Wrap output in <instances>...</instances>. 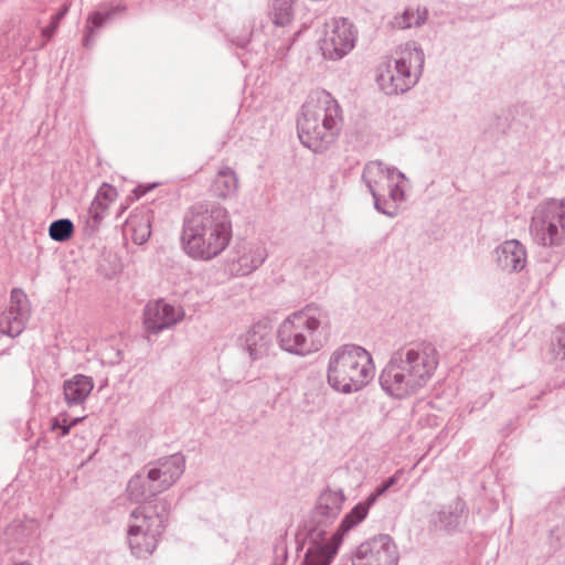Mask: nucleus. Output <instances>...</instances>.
Here are the masks:
<instances>
[{
    "label": "nucleus",
    "mask_w": 565,
    "mask_h": 565,
    "mask_svg": "<svg viewBox=\"0 0 565 565\" xmlns=\"http://www.w3.org/2000/svg\"><path fill=\"white\" fill-rule=\"evenodd\" d=\"M428 12L426 9L416 10L407 8L402 14L395 15L390 22L393 29L404 30L413 26H419L427 20Z\"/></svg>",
    "instance_id": "obj_24"
},
{
    "label": "nucleus",
    "mask_w": 565,
    "mask_h": 565,
    "mask_svg": "<svg viewBox=\"0 0 565 565\" xmlns=\"http://www.w3.org/2000/svg\"><path fill=\"white\" fill-rule=\"evenodd\" d=\"M273 10V21L276 25L285 26L291 21V0H274Z\"/></svg>",
    "instance_id": "obj_28"
},
{
    "label": "nucleus",
    "mask_w": 565,
    "mask_h": 565,
    "mask_svg": "<svg viewBox=\"0 0 565 565\" xmlns=\"http://www.w3.org/2000/svg\"><path fill=\"white\" fill-rule=\"evenodd\" d=\"M108 209V204L99 199H94L90 203V206L87 211V226L93 231H97L99 228L100 223L103 222L106 211Z\"/></svg>",
    "instance_id": "obj_27"
},
{
    "label": "nucleus",
    "mask_w": 565,
    "mask_h": 565,
    "mask_svg": "<svg viewBox=\"0 0 565 565\" xmlns=\"http://www.w3.org/2000/svg\"><path fill=\"white\" fill-rule=\"evenodd\" d=\"M82 419H83V417H76V418H73L71 420V423H68V425H63V430H62V433H60V436L61 437L66 436L70 433L71 428L73 426L77 425Z\"/></svg>",
    "instance_id": "obj_37"
},
{
    "label": "nucleus",
    "mask_w": 565,
    "mask_h": 565,
    "mask_svg": "<svg viewBox=\"0 0 565 565\" xmlns=\"http://www.w3.org/2000/svg\"><path fill=\"white\" fill-rule=\"evenodd\" d=\"M282 552H284V555H282V557H284L282 563H280V564H275V565H285V562L287 561V557H288L287 547H284V551H282Z\"/></svg>",
    "instance_id": "obj_41"
},
{
    "label": "nucleus",
    "mask_w": 565,
    "mask_h": 565,
    "mask_svg": "<svg viewBox=\"0 0 565 565\" xmlns=\"http://www.w3.org/2000/svg\"><path fill=\"white\" fill-rule=\"evenodd\" d=\"M94 388L90 376L75 374L63 383V394L66 404L72 407L83 404Z\"/></svg>",
    "instance_id": "obj_20"
},
{
    "label": "nucleus",
    "mask_w": 565,
    "mask_h": 565,
    "mask_svg": "<svg viewBox=\"0 0 565 565\" xmlns=\"http://www.w3.org/2000/svg\"><path fill=\"white\" fill-rule=\"evenodd\" d=\"M328 322V313L323 309L308 305L281 322L277 331L279 347L291 354L303 356L312 351L309 337H313Z\"/></svg>",
    "instance_id": "obj_8"
},
{
    "label": "nucleus",
    "mask_w": 565,
    "mask_h": 565,
    "mask_svg": "<svg viewBox=\"0 0 565 565\" xmlns=\"http://www.w3.org/2000/svg\"><path fill=\"white\" fill-rule=\"evenodd\" d=\"M117 196V190L108 183H103L94 199H99L109 205Z\"/></svg>",
    "instance_id": "obj_32"
},
{
    "label": "nucleus",
    "mask_w": 565,
    "mask_h": 565,
    "mask_svg": "<svg viewBox=\"0 0 565 565\" xmlns=\"http://www.w3.org/2000/svg\"><path fill=\"white\" fill-rule=\"evenodd\" d=\"M498 266L505 271H520L526 264L525 247L516 239L505 241L497 249Z\"/></svg>",
    "instance_id": "obj_17"
},
{
    "label": "nucleus",
    "mask_w": 565,
    "mask_h": 565,
    "mask_svg": "<svg viewBox=\"0 0 565 565\" xmlns=\"http://www.w3.org/2000/svg\"><path fill=\"white\" fill-rule=\"evenodd\" d=\"M270 345L271 332L266 322L253 324L244 337V347L253 361L266 355Z\"/></svg>",
    "instance_id": "obj_18"
},
{
    "label": "nucleus",
    "mask_w": 565,
    "mask_h": 565,
    "mask_svg": "<svg viewBox=\"0 0 565 565\" xmlns=\"http://www.w3.org/2000/svg\"><path fill=\"white\" fill-rule=\"evenodd\" d=\"M238 178L233 169L224 167L220 169L212 182L211 191L220 199L232 198L237 193Z\"/></svg>",
    "instance_id": "obj_22"
},
{
    "label": "nucleus",
    "mask_w": 565,
    "mask_h": 565,
    "mask_svg": "<svg viewBox=\"0 0 565 565\" xmlns=\"http://www.w3.org/2000/svg\"><path fill=\"white\" fill-rule=\"evenodd\" d=\"M374 373L369 351L356 344H343L330 355L327 380L334 391L351 394L365 387Z\"/></svg>",
    "instance_id": "obj_5"
},
{
    "label": "nucleus",
    "mask_w": 565,
    "mask_h": 565,
    "mask_svg": "<svg viewBox=\"0 0 565 565\" xmlns=\"http://www.w3.org/2000/svg\"><path fill=\"white\" fill-rule=\"evenodd\" d=\"M424 63V51L407 43L396 51L394 60L384 61L376 66L375 81L387 96L404 94L418 83Z\"/></svg>",
    "instance_id": "obj_7"
},
{
    "label": "nucleus",
    "mask_w": 565,
    "mask_h": 565,
    "mask_svg": "<svg viewBox=\"0 0 565 565\" xmlns=\"http://www.w3.org/2000/svg\"><path fill=\"white\" fill-rule=\"evenodd\" d=\"M56 29H57V25H55L51 22L47 26H45L43 29V31H42L43 36L46 38L47 40H50L54 35Z\"/></svg>",
    "instance_id": "obj_38"
},
{
    "label": "nucleus",
    "mask_w": 565,
    "mask_h": 565,
    "mask_svg": "<svg viewBox=\"0 0 565 565\" xmlns=\"http://www.w3.org/2000/svg\"><path fill=\"white\" fill-rule=\"evenodd\" d=\"M31 316L26 294L20 288H13L10 295V307L0 317V332L15 338L25 329Z\"/></svg>",
    "instance_id": "obj_12"
},
{
    "label": "nucleus",
    "mask_w": 565,
    "mask_h": 565,
    "mask_svg": "<svg viewBox=\"0 0 565 565\" xmlns=\"http://www.w3.org/2000/svg\"><path fill=\"white\" fill-rule=\"evenodd\" d=\"M130 226L132 227V241L136 244L141 245L149 239L151 235L149 218L139 220L137 224L131 221Z\"/></svg>",
    "instance_id": "obj_29"
},
{
    "label": "nucleus",
    "mask_w": 565,
    "mask_h": 565,
    "mask_svg": "<svg viewBox=\"0 0 565 565\" xmlns=\"http://www.w3.org/2000/svg\"><path fill=\"white\" fill-rule=\"evenodd\" d=\"M63 425H68L65 417L62 418V419L60 417H54L52 419L51 429L52 430L60 429L62 431L63 430Z\"/></svg>",
    "instance_id": "obj_35"
},
{
    "label": "nucleus",
    "mask_w": 565,
    "mask_h": 565,
    "mask_svg": "<svg viewBox=\"0 0 565 565\" xmlns=\"http://www.w3.org/2000/svg\"><path fill=\"white\" fill-rule=\"evenodd\" d=\"M345 495L342 490L324 489L318 497L311 516L306 525L309 541L300 565H321L329 551L327 529L333 524L342 511Z\"/></svg>",
    "instance_id": "obj_6"
},
{
    "label": "nucleus",
    "mask_w": 565,
    "mask_h": 565,
    "mask_svg": "<svg viewBox=\"0 0 565 565\" xmlns=\"http://www.w3.org/2000/svg\"><path fill=\"white\" fill-rule=\"evenodd\" d=\"M438 352L430 342H417L395 351L380 374V384L390 396L404 398L417 393L433 376Z\"/></svg>",
    "instance_id": "obj_2"
},
{
    "label": "nucleus",
    "mask_w": 565,
    "mask_h": 565,
    "mask_svg": "<svg viewBox=\"0 0 565 565\" xmlns=\"http://www.w3.org/2000/svg\"><path fill=\"white\" fill-rule=\"evenodd\" d=\"M183 250L193 259L211 260L221 255L232 239V221L218 203H196L183 216Z\"/></svg>",
    "instance_id": "obj_1"
},
{
    "label": "nucleus",
    "mask_w": 565,
    "mask_h": 565,
    "mask_svg": "<svg viewBox=\"0 0 565 565\" xmlns=\"http://www.w3.org/2000/svg\"><path fill=\"white\" fill-rule=\"evenodd\" d=\"M398 552L387 534L361 543L352 555V565H397Z\"/></svg>",
    "instance_id": "obj_11"
},
{
    "label": "nucleus",
    "mask_w": 565,
    "mask_h": 565,
    "mask_svg": "<svg viewBox=\"0 0 565 565\" xmlns=\"http://www.w3.org/2000/svg\"><path fill=\"white\" fill-rule=\"evenodd\" d=\"M390 188V199L393 202H402L405 199L404 189L398 183L387 182Z\"/></svg>",
    "instance_id": "obj_33"
},
{
    "label": "nucleus",
    "mask_w": 565,
    "mask_h": 565,
    "mask_svg": "<svg viewBox=\"0 0 565 565\" xmlns=\"http://www.w3.org/2000/svg\"><path fill=\"white\" fill-rule=\"evenodd\" d=\"M170 512L168 498L142 502L130 512L127 540L134 556L147 558L157 550L168 526Z\"/></svg>",
    "instance_id": "obj_4"
},
{
    "label": "nucleus",
    "mask_w": 565,
    "mask_h": 565,
    "mask_svg": "<svg viewBox=\"0 0 565 565\" xmlns=\"http://www.w3.org/2000/svg\"><path fill=\"white\" fill-rule=\"evenodd\" d=\"M157 489H159V482L149 481L148 473L146 476L136 473L128 481L126 491L130 501L141 504L157 499L156 497L162 492Z\"/></svg>",
    "instance_id": "obj_21"
},
{
    "label": "nucleus",
    "mask_w": 565,
    "mask_h": 565,
    "mask_svg": "<svg viewBox=\"0 0 565 565\" xmlns=\"http://www.w3.org/2000/svg\"><path fill=\"white\" fill-rule=\"evenodd\" d=\"M387 205H388V202L386 200L382 201L380 199V207L382 210H376V211L382 213V214H384V215H386V216L395 217L396 214H397V207L395 205H391V206L387 207Z\"/></svg>",
    "instance_id": "obj_34"
},
{
    "label": "nucleus",
    "mask_w": 565,
    "mask_h": 565,
    "mask_svg": "<svg viewBox=\"0 0 565 565\" xmlns=\"http://www.w3.org/2000/svg\"><path fill=\"white\" fill-rule=\"evenodd\" d=\"M398 477L396 475L388 477L381 482L375 490L367 497L369 504H374L379 497L383 495L388 489L396 484Z\"/></svg>",
    "instance_id": "obj_30"
},
{
    "label": "nucleus",
    "mask_w": 565,
    "mask_h": 565,
    "mask_svg": "<svg viewBox=\"0 0 565 565\" xmlns=\"http://www.w3.org/2000/svg\"><path fill=\"white\" fill-rule=\"evenodd\" d=\"M467 511L466 502L460 498L455 499L440 510L430 514L429 525L435 531H444L452 534L459 531L463 514Z\"/></svg>",
    "instance_id": "obj_16"
},
{
    "label": "nucleus",
    "mask_w": 565,
    "mask_h": 565,
    "mask_svg": "<svg viewBox=\"0 0 565 565\" xmlns=\"http://www.w3.org/2000/svg\"><path fill=\"white\" fill-rule=\"evenodd\" d=\"M234 43H235L238 47L244 49V47L247 45V43H248V39H246V38L238 39V40H236Z\"/></svg>",
    "instance_id": "obj_39"
},
{
    "label": "nucleus",
    "mask_w": 565,
    "mask_h": 565,
    "mask_svg": "<svg viewBox=\"0 0 565 565\" xmlns=\"http://www.w3.org/2000/svg\"><path fill=\"white\" fill-rule=\"evenodd\" d=\"M358 31L345 18H333L324 23L320 50L326 58L339 61L355 45Z\"/></svg>",
    "instance_id": "obj_10"
},
{
    "label": "nucleus",
    "mask_w": 565,
    "mask_h": 565,
    "mask_svg": "<svg viewBox=\"0 0 565 565\" xmlns=\"http://www.w3.org/2000/svg\"><path fill=\"white\" fill-rule=\"evenodd\" d=\"M126 10L127 6L124 2L118 1L108 9L93 12L88 17V22L92 24V26H87L89 33L93 32V28H102L105 23L122 15Z\"/></svg>",
    "instance_id": "obj_25"
},
{
    "label": "nucleus",
    "mask_w": 565,
    "mask_h": 565,
    "mask_svg": "<svg viewBox=\"0 0 565 565\" xmlns=\"http://www.w3.org/2000/svg\"><path fill=\"white\" fill-rule=\"evenodd\" d=\"M533 241L544 247L565 244V199H551L540 203L533 211L530 223Z\"/></svg>",
    "instance_id": "obj_9"
},
{
    "label": "nucleus",
    "mask_w": 565,
    "mask_h": 565,
    "mask_svg": "<svg viewBox=\"0 0 565 565\" xmlns=\"http://www.w3.org/2000/svg\"><path fill=\"white\" fill-rule=\"evenodd\" d=\"M184 317L182 308L164 302L162 299L150 301L143 310V326L147 332L157 334L181 321Z\"/></svg>",
    "instance_id": "obj_13"
},
{
    "label": "nucleus",
    "mask_w": 565,
    "mask_h": 565,
    "mask_svg": "<svg viewBox=\"0 0 565 565\" xmlns=\"http://www.w3.org/2000/svg\"><path fill=\"white\" fill-rule=\"evenodd\" d=\"M341 122L342 110L337 99L327 90H318L302 105L297 122L299 139L313 152H322L335 140Z\"/></svg>",
    "instance_id": "obj_3"
},
{
    "label": "nucleus",
    "mask_w": 565,
    "mask_h": 565,
    "mask_svg": "<svg viewBox=\"0 0 565 565\" xmlns=\"http://www.w3.org/2000/svg\"><path fill=\"white\" fill-rule=\"evenodd\" d=\"M185 457L181 452L159 458L156 466L148 470L149 481L159 482L157 491H166L183 475Z\"/></svg>",
    "instance_id": "obj_14"
},
{
    "label": "nucleus",
    "mask_w": 565,
    "mask_h": 565,
    "mask_svg": "<svg viewBox=\"0 0 565 565\" xmlns=\"http://www.w3.org/2000/svg\"><path fill=\"white\" fill-rule=\"evenodd\" d=\"M73 233L74 224L70 218L55 220L49 226V235L55 242L64 243L73 236Z\"/></svg>",
    "instance_id": "obj_26"
},
{
    "label": "nucleus",
    "mask_w": 565,
    "mask_h": 565,
    "mask_svg": "<svg viewBox=\"0 0 565 565\" xmlns=\"http://www.w3.org/2000/svg\"><path fill=\"white\" fill-rule=\"evenodd\" d=\"M397 178L399 180H406V177L403 172L398 171L396 168H395V172H394V178Z\"/></svg>",
    "instance_id": "obj_40"
},
{
    "label": "nucleus",
    "mask_w": 565,
    "mask_h": 565,
    "mask_svg": "<svg viewBox=\"0 0 565 565\" xmlns=\"http://www.w3.org/2000/svg\"><path fill=\"white\" fill-rule=\"evenodd\" d=\"M66 12H67V8L63 7L58 12L54 13L51 17V22L58 26L60 21L65 17Z\"/></svg>",
    "instance_id": "obj_36"
},
{
    "label": "nucleus",
    "mask_w": 565,
    "mask_h": 565,
    "mask_svg": "<svg viewBox=\"0 0 565 565\" xmlns=\"http://www.w3.org/2000/svg\"><path fill=\"white\" fill-rule=\"evenodd\" d=\"M373 504H369V498L365 501L358 503L349 513L344 515L337 531L329 539V551L321 565H331L332 561L337 556L339 548L343 542L344 535L360 522H362L370 508Z\"/></svg>",
    "instance_id": "obj_15"
},
{
    "label": "nucleus",
    "mask_w": 565,
    "mask_h": 565,
    "mask_svg": "<svg viewBox=\"0 0 565 565\" xmlns=\"http://www.w3.org/2000/svg\"><path fill=\"white\" fill-rule=\"evenodd\" d=\"M394 172L395 168H387L382 161L377 160L370 161L364 166L362 181L372 194L374 199V207L376 210H382L380 207V193L377 188L384 180L387 182L394 181Z\"/></svg>",
    "instance_id": "obj_19"
},
{
    "label": "nucleus",
    "mask_w": 565,
    "mask_h": 565,
    "mask_svg": "<svg viewBox=\"0 0 565 565\" xmlns=\"http://www.w3.org/2000/svg\"><path fill=\"white\" fill-rule=\"evenodd\" d=\"M268 256L267 249L262 244L250 245L238 258H237V271L242 276L249 275L258 267H260Z\"/></svg>",
    "instance_id": "obj_23"
},
{
    "label": "nucleus",
    "mask_w": 565,
    "mask_h": 565,
    "mask_svg": "<svg viewBox=\"0 0 565 565\" xmlns=\"http://www.w3.org/2000/svg\"><path fill=\"white\" fill-rule=\"evenodd\" d=\"M89 41H90V40H89V35H86V36L84 38V46L88 47V45H89Z\"/></svg>",
    "instance_id": "obj_42"
},
{
    "label": "nucleus",
    "mask_w": 565,
    "mask_h": 565,
    "mask_svg": "<svg viewBox=\"0 0 565 565\" xmlns=\"http://www.w3.org/2000/svg\"><path fill=\"white\" fill-rule=\"evenodd\" d=\"M554 341L556 342V344H554V347H553L555 358L564 360L565 359V327L556 329V331L554 333Z\"/></svg>",
    "instance_id": "obj_31"
}]
</instances>
